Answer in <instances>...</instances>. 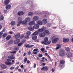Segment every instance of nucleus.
Returning a JSON list of instances; mask_svg holds the SVG:
<instances>
[{"label": "nucleus", "mask_w": 73, "mask_h": 73, "mask_svg": "<svg viewBox=\"0 0 73 73\" xmlns=\"http://www.w3.org/2000/svg\"><path fill=\"white\" fill-rule=\"evenodd\" d=\"M18 24H23L24 25V24H25L27 23V22L25 20L23 21L21 18H19L18 19Z\"/></svg>", "instance_id": "1"}, {"label": "nucleus", "mask_w": 73, "mask_h": 73, "mask_svg": "<svg viewBox=\"0 0 73 73\" xmlns=\"http://www.w3.org/2000/svg\"><path fill=\"white\" fill-rule=\"evenodd\" d=\"M48 41V38L47 37H45L44 38V41L42 42V44L44 45H47Z\"/></svg>", "instance_id": "2"}, {"label": "nucleus", "mask_w": 73, "mask_h": 73, "mask_svg": "<svg viewBox=\"0 0 73 73\" xmlns=\"http://www.w3.org/2000/svg\"><path fill=\"white\" fill-rule=\"evenodd\" d=\"M7 61L5 62V64L7 65H13V63L12 62H10L9 61H11V60L10 59H8L7 60Z\"/></svg>", "instance_id": "3"}, {"label": "nucleus", "mask_w": 73, "mask_h": 73, "mask_svg": "<svg viewBox=\"0 0 73 73\" xmlns=\"http://www.w3.org/2000/svg\"><path fill=\"white\" fill-rule=\"evenodd\" d=\"M65 54V52L64 51V50H62L59 53V56H64V55Z\"/></svg>", "instance_id": "4"}, {"label": "nucleus", "mask_w": 73, "mask_h": 73, "mask_svg": "<svg viewBox=\"0 0 73 73\" xmlns=\"http://www.w3.org/2000/svg\"><path fill=\"white\" fill-rule=\"evenodd\" d=\"M43 33L44 34L45 36H48L50 34V32L49 31L47 30H45L43 32Z\"/></svg>", "instance_id": "5"}, {"label": "nucleus", "mask_w": 73, "mask_h": 73, "mask_svg": "<svg viewBox=\"0 0 73 73\" xmlns=\"http://www.w3.org/2000/svg\"><path fill=\"white\" fill-rule=\"evenodd\" d=\"M34 29H38L39 28V25L38 24H35L33 27Z\"/></svg>", "instance_id": "6"}, {"label": "nucleus", "mask_w": 73, "mask_h": 73, "mask_svg": "<svg viewBox=\"0 0 73 73\" xmlns=\"http://www.w3.org/2000/svg\"><path fill=\"white\" fill-rule=\"evenodd\" d=\"M20 33H18L17 34H16L15 36V38L17 39V38H19V37H20Z\"/></svg>", "instance_id": "7"}, {"label": "nucleus", "mask_w": 73, "mask_h": 73, "mask_svg": "<svg viewBox=\"0 0 73 73\" xmlns=\"http://www.w3.org/2000/svg\"><path fill=\"white\" fill-rule=\"evenodd\" d=\"M35 22L33 21H31L29 23V25L30 26H32L34 24H35Z\"/></svg>", "instance_id": "8"}, {"label": "nucleus", "mask_w": 73, "mask_h": 73, "mask_svg": "<svg viewBox=\"0 0 73 73\" xmlns=\"http://www.w3.org/2000/svg\"><path fill=\"white\" fill-rule=\"evenodd\" d=\"M39 36L40 37H41L42 38L43 37H44L45 36V34H44V33H40L39 34Z\"/></svg>", "instance_id": "9"}, {"label": "nucleus", "mask_w": 73, "mask_h": 73, "mask_svg": "<svg viewBox=\"0 0 73 73\" xmlns=\"http://www.w3.org/2000/svg\"><path fill=\"white\" fill-rule=\"evenodd\" d=\"M48 67L45 66H44L42 68H41V70H44V71H47V70H48Z\"/></svg>", "instance_id": "10"}, {"label": "nucleus", "mask_w": 73, "mask_h": 73, "mask_svg": "<svg viewBox=\"0 0 73 73\" xmlns=\"http://www.w3.org/2000/svg\"><path fill=\"white\" fill-rule=\"evenodd\" d=\"M11 8V5H7L6 6V9L7 10L10 9Z\"/></svg>", "instance_id": "11"}, {"label": "nucleus", "mask_w": 73, "mask_h": 73, "mask_svg": "<svg viewBox=\"0 0 73 73\" xmlns=\"http://www.w3.org/2000/svg\"><path fill=\"white\" fill-rule=\"evenodd\" d=\"M20 39H17L15 40L14 42V43L15 44H19V43L20 42Z\"/></svg>", "instance_id": "12"}, {"label": "nucleus", "mask_w": 73, "mask_h": 73, "mask_svg": "<svg viewBox=\"0 0 73 73\" xmlns=\"http://www.w3.org/2000/svg\"><path fill=\"white\" fill-rule=\"evenodd\" d=\"M69 41V39H66V38H63V42H68Z\"/></svg>", "instance_id": "13"}, {"label": "nucleus", "mask_w": 73, "mask_h": 73, "mask_svg": "<svg viewBox=\"0 0 73 73\" xmlns=\"http://www.w3.org/2000/svg\"><path fill=\"white\" fill-rule=\"evenodd\" d=\"M33 21H37L38 19V17L37 16L34 17L33 18Z\"/></svg>", "instance_id": "14"}, {"label": "nucleus", "mask_w": 73, "mask_h": 73, "mask_svg": "<svg viewBox=\"0 0 73 73\" xmlns=\"http://www.w3.org/2000/svg\"><path fill=\"white\" fill-rule=\"evenodd\" d=\"M10 2V1L9 0H5L4 2V3L5 5H7L8 4L9 2Z\"/></svg>", "instance_id": "15"}, {"label": "nucleus", "mask_w": 73, "mask_h": 73, "mask_svg": "<svg viewBox=\"0 0 73 73\" xmlns=\"http://www.w3.org/2000/svg\"><path fill=\"white\" fill-rule=\"evenodd\" d=\"M58 40V38H54L52 41V43H56V42H57V41Z\"/></svg>", "instance_id": "16"}, {"label": "nucleus", "mask_w": 73, "mask_h": 73, "mask_svg": "<svg viewBox=\"0 0 73 73\" xmlns=\"http://www.w3.org/2000/svg\"><path fill=\"white\" fill-rule=\"evenodd\" d=\"M23 14L24 12L22 11H19L18 13V15L19 16H22V15H23Z\"/></svg>", "instance_id": "17"}, {"label": "nucleus", "mask_w": 73, "mask_h": 73, "mask_svg": "<svg viewBox=\"0 0 73 73\" xmlns=\"http://www.w3.org/2000/svg\"><path fill=\"white\" fill-rule=\"evenodd\" d=\"M0 66L3 69H6L7 68V66L5 64H1L0 65Z\"/></svg>", "instance_id": "18"}, {"label": "nucleus", "mask_w": 73, "mask_h": 73, "mask_svg": "<svg viewBox=\"0 0 73 73\" xmlns=\"http://www.w3.org/2000/svg\"><path fill=\"white\" fill-rule=\"evenodd\" d=\"M25 20L27 22H29L31 20V19L30 17H27L25 19Z\"/></svg>", "instance_id": "19"}, {"label": "nucleus", "mask_w": 73, "mask_h": 73, "mask_svg": "<svg viewBox=\"0 0 73 73\" xmlns=\"http://www.w3.org/2000/svg\"><path fill=\"white\" fill-rule=\"evenodd\" d=\"M37 24H38L39 25H42V24H43V23H42V22L41 21H38L37 22Z\"/></svg>", "instance_id": "20"}, {"label": "nucleus", "mask_w": 73, "mask_h": 73, "mask_svg": "<svg viewBox=\"0 0 73 73\" xmlns=\"http://www.w3.org/2000/svg\"><path fill=\"white\" fill-rule=\"evenodd\" d=\"M28 29H29V31H34V29L33 27L32 26H30L28 27Z\"/></svg>", "instance_id": "21"}, {"label": "nucleus", "mask_w": 73, "mask_h": 73, "mask_svg": "<svg viewBox=\"0 0 73 73\" xmlns=\"http://www.w3.org/2000/svg\"><path fill=\"white\" fill-rule=\"evenodd\" d=\"M10 24L12 26H13L15 25V24H16V22L13 21L11 22Z\"/></svg>", "instance_id": "22"}, {"label": "nucleus", "mask_w": 73, "mask_h": 73, "mask_svg": "<svg viewBox=\"0 0 73 73\" xmlns=\"http://www.w3.org/2000/svg\"><path fill=\"white\" fill-rule=\"evenodd\" d=\"M42 21L43 24H46L48 21L47 19H44Z\"/></svg>", "instance_id": "23"}, {"label": "nucleus", "mask_w": 73, "mask_h": 73, "mask_svg": "<svg viewBox=\"0 0 73 73\" xmlns=\"http://www.w3.org/2000/svg\"><path fill=\"white\" fill-rule=\"evenodd\" d=\"M67 56H68V57H71L72 56V54L71 52H69L68 53H67Z\"/></svg>", "instance_id": "24"}, {"label": "nucleus", "mask_w": 73, "mask_h": 73, "mask_svg": "<svg viewBox=\"0 0 73 73\" xmlns=\"http://www.w3.org/2000/svg\"><path fill=\"white\" fill-rule=\"evenodd\" d=\"M11 35H8L6 37V39L7 40H10V39H11Z\"/></svg>", "instance_id": "25"}, {"label": "nucleus", "mask_w": 73, "mask_h": 73, "mask_svg": "<svg viewBox=\"0 0 73 73\" xmlns=\"http://www.w3.org/2000/svg\"><path fill=\"white\" fill-rule=\"evenodd\" d=\"M32 38L33 40H36V39H37V36H33L32 37Z\"/></svg>", "instance_id": "26"}, {"label": "nucleus", "mask_w": 73, "mask_h": 73, "mask_svg": "<svg viewBox=\"0 0 73 73\" xmlns=\"http://www.w3.org/2000/svg\"><path fill=\"white\" fill-rule=\"evenodd\" d=\"M38 34V31H36L32 35L33 36H35L36 35H37Z\"/></svg>", "instance_id": "27"}, {"label": "nucleus", "mask_w": 73, "mask_h": 73, "mask_svg": "<svg viewBox=\"0 0 73 73\" xmlns=\"http://www.w3.org/2000/svg\"><path fill=\"white\" fill-rule=\"evenodd\" d=\"M13 43V41L12 40H11L9 41L8 42V44L9 45H12Z\"/></svg>", "instance_id": "28"}, {"label": "nucleus", "mask_w": 73, "mask_h": 73, "mask_svg": "<svg viewBox=\"0 0 73 73\" xmlns=\"http://www.w3.org/2000/svg\"><path fill=\"white\" fill-rule=\"evenodd\" d=\"M8 58L11 60H13L15 58V57L13 56H8Z\"/></svg>", "instance_id": "29"}, {"label": "nucleus", "mask_w": 73, "mask_h": 73, "mask_svg": "<svg viewBox=\"0 0 73 73\" xmlns=\"http://www.w3.org/2000/svg\"><path fill=\"white\" fill-rule=\"evenodd\" d=\"M4 18V16L3 15L0 16V21H2V20H3Z\"/></svg>", "instance_id": "30"}, {"label": "nucleus", "mask_w": 73, "mask_h": 73, "mask_svg": "<svg viewBox=\"0 0 73 73\" xmlns=\"http://www.w3.org/2000/svg\"><path fill=\"white\" fill-rule=\"evenodd\" d=\"M28 15L29 16H32L33 15V13L32 12H29L28 13Z\"/></svg>", "instance_id": "31"}, {"label": "nucleus", "mask_w": 73, "mask_h": 73, "mask_svg": "<svg viewBox=\"0 0 73 73\" xmlns=\"http://www.w3.org/2000/svg\"><path fill=\"white\" fill-rule=\"evenodd\" d=\"M31 34V32L30 31H28L26 32V34L28 36L30 35Z\"/></svg>", "instance_id": "32"}, {"label": "nucleus", "mask_w": 73, "mask_h": 73, "mask_svg": "<svg viewBox=\"0 0 73 73\" xmlns=\"http://www.w3.org/2000/svg\"><path fill=\"white\" fill-rule=\"evenodd\" d=\"M65 63V61L64 60H61L60 61V65H61V66H60L61 67H62V64H64V63Z\"/></svg>", "instance_id": "33"}, {"label": "nucleus", "mask_w": 73, "mask_h": 73, "mask_svg": "<svg viewBox=\"0 0 73 73\" xmlns=\"http://www.w3.org/2000/svg\"><path fill=\"white\" fill-rule=\"evenodd\" d=\"M44 29L42 28L40 29H39L38 30V32H42L44 31Z\"/></svg>", "instance_id": "34"}, {"label": "nucleus", "mask_w": 73, "mask_h": 73, "mask_svg": "<svg viewBox=\"0 0 73 73\" xmlns=\"http://www.w3.org/2000/svg\"><path fill=\"white\" fill-rule=\"evenodd\" d=\"M7 35L8 34L6 33H4L3 35V38H5V37L7 36Z\"/></svg>", "instance_id": "35"}, {"label": "nucleus", "mask_w": 73, "mask_h": 73, "mask_svg": "<svg viewBox=\"0 0 73 73\" xmlns=\"http://www.w3.org/2000/svg\"><path fill=\"white\" fill-rule=\"evenodd\" d=\"M60 48H61V46H57L56 48V50H58V49H60Z\"/></svg>", "instance_id": "36"}, {"label": "nucleus", "mask_w": 73, "mask_h": 73, "mask_svg": "<svg viewBox=\"0 0 73 73\" xmlns=\"http://www.w3.org/2000/svg\"><path fill=\"white\" fill-rule=\"evenodd\" d=\"M65 50L67 51H69V50H70V48L68 47H66Z\"/></svg>", "instance_id": "37"}, {"label": "nucleus", "mask_w": 73, "mask_h": 73, "mask_svg": "<svg viewBox=\"0 0 73 73\" xmlns=\"http://www.w3.org/2000/svg\"><path fill=\"white\" fill-rule=\"evenodd\" d=\"M29 38V35H26L25 36V38L27 39V38Z\"/></svg>", "instance_id": "38"}, {"label": "nucleus", "mask_w": 73, "mask_h": 73, "mask_svg": "<svg viewBox=\"0 0 73 73\" xmlns=\"http://www.w3.org/2000/svg\"><path fill=\"white\" fill-rule=\"evenodd\" d=\"M3 34V32H0V39L2 37V35Z\"/></svg>", "instance_id": "39"}, {"label": "nucleus", "mask_w": 73, "mask_h": 73, "mask_svg": "<svg viewBox=\"0 0 73 73\" xmlns=\"http://www.w3.org/2000/svg\"><path fill=\"white\" fill-rule=\"evenodd\" d=\"M51 25L52 24H51V23H48L47 24V27H50Z\"/></svg>", "instance_id": "40"}, {"label": "nucleus", "mask_w": 73, "mask_h": 73, "mask_svg": "<svg viewBox=\"0 0 73 73\" xmlns=\"http://www.w3.org/2000/svg\"><path fill=\"white\" fill-rule=\"evenodd\" d=\"M23 44V43L21 42L18 44V46H21V45H22Z\"/></svg>", "instance_id": "41"}, {"label": "nucleus", "mask_w": 73, "mask_h": 73, "mask_svg": "<svg viewBox=\"0 0 73 73\" xmlns=\"http://www.w3.org/2000/svg\"><path fill=\"white\" fill-rule=\"evenodd\" d=\"M41 50L42 52V53L44 52V48H41Z\"/></svg>", "instance_id": "42"}, {"label": "nucleus", "mask_w": 73, "mask_h": 73, "mask_svg": "<svg viewBox=\"0 0 73 73\" xmlns=\"http://www.w3.org/2000/svg\"><path fill=\"white\" fill-rule=\"evenodd\" d=\"M14 50H19V48L18 47H15L14 48Z\"/></svg>", "instance_id": "43"}, {"label": "nucleus", "mask_w": 73, "mask_h": 73, "mask_svg": "<svg viewBox=\"0 0 73 73\" xmlns=\"http://www.w3.org/2000/svg\"><path fill=\"white\" fill-rule=\"evenodd\" d=\"M24 35H21V36L20 37V38H24Z\"/></svg>", "instance_id": "44"}, {"label": "nucleus", "mask_w": 73, "mask_h": 73, "mask_svg": "<svg viewBox=\"0 0 73 73\" xmlns=\"http://www.w3.org/2000/svg\"><path fill=\"white\" fill-rule=\"evenodd\" d=\"M27 58H25L24 60V62H27Z\"/></svg>", "instance_id": "45"}, {"label": "nucleus", "mask_w": 73, "mask_h": 73, "mask_svg": "<svg viewBox=\"0 0 73 73\" xmlns=\"http://www.w3.org/2000/svg\"><path fill=\"white\" fill-rule=\"evenodd\" d=\"M26 42V40L23 39L21 42L23 44L24 42Z\"/></svg>", "instance_id": "46"}, {"label": "nucleus", "mask_w": 73, "mask_h": 73, "mask_svg": "<svg viewBox=\"0 0 73 73\" xmlns=\"http://www.w3.org/2000/svg\"><path fill=\"white\" fill-rule=\"evenodd\" d=\"M15 69V67H11L10 68L11 70H13V69Z\"/></svg>", "instance_id": "47"}, {"label": "nucleus", "mask_w": 73, "mask_h": 73, "mask_svg": "<svg viewBox=\"0 0 73 73\" xmlns=\"http://www.w3.org/2000/svg\"><path fill=\"white\" fill-rule=\"evenodd\" d=\"M10 53H16V51H13L12 52H11Z\"/></svg>", "instance_id": "48"}, {"label": "nucleus", "mask_w": 73, "mask_h": 73, "mask_svg": "<svg viewBox=\"0 0 73 73\" xmlns=\"http://www.w3.org/2000/svg\"><path fill=\"white\" fill-rule=\"evenodd\" d=\"M48 44H50V43H51V41L50 40H49L48 42H47Z\"/></svg>", "instance_id": "49"}, {"label": "nucleus", "mask_w": 73, "mask_h": 73, "mask_svg": "<svg viewBox=\"0 0 73 73\" xmlns=\"http://www.w3.org/2000/svg\"><path fill=\"white\" fill-rule=\"evenodd\" d=\"M38 50V49L36 48L34 49V50H33V51H35V52H37Z\"/></svg>", "instance_id": "50"}, {"label": "nucleus", "mask_w": 73, "mask_h": 73, "mask_svg": "<svg viewBox=\"0 0 73 73\" xmlns=\"http://www.w3.org/2000/svg\"><path fill=\"white\" fill-rule=\"evenodd\" d=\"M36 63H35L34 65V68H36Z\"/></svg>", "instance_id": "51"}, {"label": "nucleus", "mask_w": 73, "mask_h": 73, "mask_svg": "<svg viewBox=\"0 0 73 73\" xmlns=\"http://www.w3.org/2000/svg\"><path fill=\"white\" fill-rule=\"evenodd\" d=\"M38 56H39V57H42V55L39 54L38 55Z\"/></svg>", "instance_id": "52"}, {"label": "nucleus", "mask_w": 73, "mask_h": 73, "mask_svg": "<svg viewBox=\"0 0 73 73\" xmlns=\"http://www.w3.org/2000/svg\"><path fill=\"white\" fill-rule=\"evenodd\" d=\"M33 54H37V53L35 51L33 52Z\"/></svg>", "instance_id": "53"}, {"label": "nucleus", "mask_w": 73, "mask_h": 73, "mask_svg": "<svg viewBox=\"0 0 73 73\" xmlns=\"http://www.w3.org/2000/svg\"><path fill=\"white\" fill-rule=\"evenodd\" d=\"M31 54V51H29L28 53V54L29 55Z\"/></svg>", "instance_id": "54"}, {"label": "nucleus", "mask_w": 73, "mask_h": 73, "mask_svg": "<svg viewBox=\"0 0 73 73\" xmlns=\"http://www.w3.org/2000/svg\"><path fill=\"white\" fill-rule=\"evenodd\" d=\"M45 54L46 56H47V57L49 56V55H48V54L47 53H46Z\"/></svg>", "instance_id": "55"}, {"label": "nucleus", "mask_w": 73, "mask_h": 73, "mask_svg": "<svg viewBox=\"0 0 73 73\" xmlns=\"http://www.w3.org/2000/svg\"><path fill=\"white\" fill-rule=\"evenodd\" d=\"M18 72H20L21 71V69H18Z\"/></svg>", "instance_id": "56"}, {"label": "nucleus", "mask_w": 73, "mask_h": 73, "mask_svg": "<svg viewBox=\"0 0 73 73\" xmlns=\"http://www.w3.org/2000/svg\"><path fill=\"white\" fill-rule=\"evenodd\" d=\"M5 13H7V10H5L4 11Z\"/></svg>", "instance_id": "57"}, {"label": "nucleus", "mask_w": 73, "mask_h": 73, "mask_svg": "<svg viewBox=\"0 0 73 73\" xmlns=\"http://www.w3.org/2000/svg\"><path fill=\"white\" fill-rule=\"evenodd\" d=\"M9 33L10 35H12V33H13V32H12V31L10 32H9Z\"/></svg>", "instance_id": "58"}, {"label": "nucleus", "mask_w": 73, "mask_h": 73, "mask_svg": "<svg viewBox=\"0 0 73 73\" xmlns=\"http://www.w3.org/2000/svg\"><path fill=\"white\" fill-rule=\"evenodd\" d=\"M25 47L26 48H31V46H26Z\"/></svg>", "instance_id": "59"}, {"label": "nucleus", "mask_w": 73, "mask_h": 73, "mask_svg": "<svg viewBox=\"0 0 73 73\" xmlns=\"http://www.w3.org/2000/svg\"><path fill=\"white\" fill-rule=\"evenodd\" d=\"M2 26L1 25H0V30H1V28H2Z\"/></svg>", "instance_id": "60"}, {"label": "nucleus", "mask_w": 73, "mask_h": 73, "mask_svg": "<svg viewBox=\"0 0 73 73\" xmlns=\"http://www.w3.org/2000/svg\"><path fill=\"white\" fill-rule=\"evenodd\" d=\"M57 28V27H53L52 28L54 29H56Z\"/></svg>", "instance_id": "61"}, {"label": "nucleus", "mask_w": 73, "mask_h": 73, "mask_svg": "<svg viewBox=\"0 0 73 73\" xmlns=\"http://www.w3.org/2000/svg\"><path fill=\"white\" fill-rule=\"evenodd\" d=\"M25 46H29V44H25Z\"/></svg>", "instance_id": "62"}, {"label": "nucleus", "mask_w": 73, "mask_h": 73, "mask_svg": "<svg viewBox=\"0 0 73 73\" xmlns=\"http://www.w3.org/2000/svg\"><path fill=\"white\" fill-rule=\"evenodd\" d=\"M42 65H43V66H45V65H46V64L45 63H43L42 64Z\"/></svg>", "instance_id": "63"}, {"label": "nucleus", "mask_w": 73, "mask_h": 73, "mask_svg": "<svg viewBox=\"0 0 73 73\" xmlns=\"http://www.w3.org/2000/svg\"><path fill=\"white\" fill-rule=\"evenodd\" d=\"M49 47H48V46H46V49H49Z\"/></svg>", "instance_id": "64"}]
</instances>
